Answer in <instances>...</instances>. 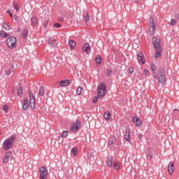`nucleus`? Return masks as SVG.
Here are the masks:
<instances>
[{
  "mask_svg": "<svg viewBox=\"0 0 179 179\" xmlns=\"http://www.w3.org/2000/svg\"><path fill=\"white\" fill-rule=\"evenodd\" d=\"M161 41L160 38L157 36H154L152 38V44L154 45V48L156 51L155 54V59H157V58H160L162 57V51L163 48H162V45H160Z\"/></svg>",
  "mask_w": 179,
  "mask_h": 179,
  "instance_id": "1",
  "label": "nucleus"
},
{
  "mask_svg": "<svg viewBox=\"0 0 179 179\" xmlns=\"http://www.w3.org/2000/svg\"><path fill=\"white\" fill-rule=\"evenodd\" d=\"M15 141H16V134H12L9 138H6L3 141L2 145L3 150H9V149H12Z\"/></svg>",
  "mask_w": 179,
  "mask_h": 179,
  "instance_id": "2",
  "label": "nucleus"
},
{
  "mask_svg": "<svg viewBox=\"0 0 179 179\" xmlns=\"http://www.w3.org/2000/svg\"><path fill=\"white\" fill-rule=\"evenodd\" d=\"M155 78L157 79L159 83L161 85H166V73L164 71V69L163 67H160L155 76Z\"/></svg>",
  "mask_w": 179,
  "mask_h": 179,
  "instance_id": "3",
  "label": "nucleus"
},
{
  "mask_svg": "<svg viewBox=\"0 0 179 179\" xmlns=\"http://www.w3.org/2000/svg\"><path fill=\"white\" fill-rule=\"evenodd\" d=\"M107 93V87L104 83H101L98 87L97 96L98 97H103Z\"/></svg>",
  "mask_w": 179,
  "mask_h": 179,
  "instance_id": "4",
  "label": "nucleus"
},
{
  "mask_svg": "<svg viewBox=\"0 0 179 179\" xmlns=\"http://www.w3.org/2000/svg\"><path fill=\"white\" fill-rule=\"evenodd\" d=\"M17 40L15 38V36H11L9 37L8 38H7L6 40V45L8 47V48H15V47H16V43H17Z\"/></svg>",
  "mask_w": 179,
  "mask_h": 179,
  "instance_id": "5",
  "label": "nucleus"
},
{
  "mask_svg": "<svg viewBox=\"0 0 179 179\" xmlns=\"http://www.w3.org/2000/svg\"><path fill=\"white\" fill-rule=\"evenodd\" d=\"M39 173L41 174L39 176L40 179H47V176H48V170L45 166H41L39 168Z\"/></svg>",
  "mask_w": 179,
  "mask_h": 179,
  "instance_id": "6",
  "label": "nucleus"
},
{
  "mask_svg": "<svg viewBox=\"0 0 179 179\" xmlns=\"http://www.w3.org/2000/svg\"><path fill=\"white\" fill-rule=\"evenodd\" d=\"M29 103H30L29 107L32 110H34V108H36V96H34V95L33 94L32 92H30V90H29Z\"/></svg>",
  "mask_w": 179,
  "mask_h": 179,
  "instance_id": "7",
  "label": "nucleus"
},
{
  "mask_svg": "<svg viewBox=\"0 0 179 179\" xmlns=\"http://www.w3.org/2000/svg\"><path fill=\"white\" fill-rule=\"evenodd\" d=\"M80 120H76V122L72 124L71 127V129L73 132H78V131H79V129H80Z\"/></svg>",
  "mask_w": 179,
  "mask_h": 179,
  "instance_id": "8",
  "label": "nucleus"
},
{
  "mask_svg": "<svg viewBox=\"0 0 179 179\" xmlns=\"http://www.w3.org/2000/svg\"><path fill=\"white\" fill-rule=\"evenodd\" d=\"M150 34H155V31H156V27L155 26V22L153 21V17H150Z\"/></svg>",
  "mask_w": 179,
  "mask_h": 179,
  "instance_id": "9",
  "label": "nucleus"
},
{
  "mask_svg": "<svg viewBox=\"0 0 179 179\" xmlns=\"http://www.w3.org/2000/svg\"><path fill=\"white\" fill-rule=\"evenodd\" d=\"M137 59L139 64H142V65L145 64V62H146V59H145V56L143 55V52H139L137 54Z\"/></svg>",
  "mask_w": 179,
  "mask_h": 179,
  "instance_id": "10",
  "label": "nucleus"
},
{
  "mask_svg": "<svg viewBox=\"0 0 179 179\" xmlns=\"http://www.w3.org/2000/svg\"><path fill=\"white\" fill-rule=\"evenodd\" d=\"M57 40L52 39V38H49L48 44V45H50L52 48H55L58 47V43H57Z\"/></svg>",
  "mask_w": 179,
  "mask_h": 179,
  "instance_id": "11",
  "label": "nucleus"
},
{
  "mask_svg": "<svg viewBox=\"0 0 179 179\" xmlns=\"http://www.w3.org/2000/svg\"><path fill=\"white\" fill-rule=\"evenodd\" d=\"M83 51H85L87 55L90 54V52H92L90 45H89V43H85L83 47Z\"/></svg>",
  "mask_w": 179,
  "mask_h": 179,
  "instance_id": "12",
  "label": "nucleus"
},
{
  "mask_svg": "<svg viewBox=\"0 0 179 179\" xmlns=\"http://www.w3.org/2000/svg\"><path fill=\"white\" fill-rule=\"evenodd\" d=\"M38 24V19L36 16H33L31 18V25L32 27H36Z\"/></svg>",
  "mask_w": 179,
  "mask_h": 179,
  "instance_id": "13",
  "label": "nucleus"
},
{
  "mask_svg": "<svg viewBox=\"0 0 179 179\" xmlns=\"http://www.w3.org/2000/svg\"><path fill=\"white\" fill-rule=\"evenodd\" d=\"M133 122L136 127H141V125H142V120L138 119L136 116L133 117Z\"/></svg>",
  "mask_w": 179,
  "mask_h": 179,
  "instance_id": "14",
  "label": "nucleus"
},
{
  "mask_svg": "<svg viewBox=\"0 0 179 179\" xmlns=\"http://www.w3.org/2000/svg\"><path fill=\"white\" fill-rule=\"evenodd\" d=\"M29 99L27 98H24V102L22 104V109L24 110V111H26L27 110L29 109Z\"/></svg>",
  "mask_w": 179,
  "mask_h": 179,
  "instance_id": "15",
  "label": "nucleus"
},
{
  "mask_svg": "<svg viewBox=\"0 0 179 179\" xmlns=\"http://www.w3.org/2000/svg\"><path fill=\"white\" fill-rule=\"evenodd\" d=\"M124 139L127 142H129L131 141V135L129 132V129H126V133L124 134Z\"/></svg>",
  "mask_w": 179,
  "mask_h": 179,
  "instance_id": "16",
  "label": "nucleus"
},
{
  "mask_svg": "<svg viewBox=\"0 0 179 179\" xmlns=\"http://www.w3.org/2000/svg\"><path fill=\"white\" fill-rule=\"evenodd\" d=\"M115 141H117V137L115 136H112L108 141V145H110V146H111V145H114V143H115Z\"/></svg>",
  "mask_w": 179,
  "mask_h": 179,
  "instance_id": "17",
  "label": "nucleus"
},
{
  "mask_svg": "<svg viewBox=\"0 0 179 179\" xmlns=\"http://www.w3.org/2000/svg\"><path fill=\"white\" fill-rule=\"evenodd\" d=\"M10 155H12V151L10 152H7L5 154V157L3 159V163H8V160H9V157H10Z\"/></svg>",
  "mask_w": 179,
  "mask_h": 179,
  "instance_id": "18",
  "label": "nucleus"
},
{
  "mask_svg": "<svg viewBox=\"0 0 179 179\" xmlns=\"http://www.w3.org/2000/svg\"><path fill=\"white\" fill-rule=\"evenodd\" d=\"M168 171L169 174H171L174 171V164L173 162H169L168 166Z\"/></svg>",
  "mask_w": 179,
  "mask_h": 179,
  "instance_id": "19",
  "label": "nucleus"
},
{
  "mask_svg": "<svg viewBox=\"0 0 179 179\" xmlns=\"http://www.w3.org/2000/svg\"><path fill=\"white\" fill-rule=\"evenodd\" d=\"M17 87H18L17 91V94L19 97H22V96H23V94L22 93V92L23 91V88L22 87V85L19 84Z\"/></svg>",
  "mask_w": 179,
  "mask_h": 179,
  "instance_id": "20",
  "label": "nucleus"
},
{
  "mask_svg": "<svg viewBox=\"0 0 179 179\" xmlns=\"http://www.w3.org/2000/svg\"><path fill=\"white\" fill-rule=\"evenodd\" d=\"M69 85H71V81L69 80H62L59 83V85L60 86H69Z\"/></svg>",
  "mask_w": 179,
  "mask_h": 179,
  "instance_id": "21",
  "label": "nucleus"
},
{
  "mask_svg": "<svg viewBox=\"0 0 179 179\" xmlns=\"http://www.w3.org/2000/svg\"><path fill=\"white\" fill-rule=\"evenodd\" d=\"M106 164L109 167H113V157H107Z\"/></svg>",
  "mask_w": 179,
  "mask_h": 179,
  "instance_id": "22",
  "label": "nucleus"
},
{
  "mask_svg": "<svg viewBox=\"0 0 179 179\" xmlns=\"http://www.w3.org/2000/svg\"><path fill=\"white\" fill-rule=\"evenodd\" d=\"M69 44L70 46V50H74L75 47H76V43L73 40H69Z\"/></svg>",
  "mask_w": 179,
  "mask_h": 179,
  "instance_id": "23",
  "label": "nucleus"
},
{
  "mask_svg": "<svg viewBox=\"0 0 179 179\" xmlns=\"http://www.w3.org/2000/svg\"><path fill=\"white\" fill-rule=\"evenodd\" d=\"M29 33V31L26 29H24L22 32V37L23 40H27V34Z\"/></svg>",
  "mask_w": 179,
  "mask_h": 179,
  "instance_id": "24",
  "label": "nucleus"
},
{
  "mask_svg": "<svg viewBox=\"0 0 179 179\" xmlns=\"http://www.w3.org/2000/svg\"><path fill=\"white\" fill-rule=\"evenodd\" d=\"M1 37H3L4 38H8V37L10 36V34L6 33L5 31L1 30L0 32Z\"/></svg>",
  "mask_w": 179,
  "mask_h": 179,
  "instance_id": "25",
  "label": "nucleus"
},
{
  "mask_svg": "<svg viewBox=\"0 0 179 179\" xmlns=\"http://www.w3.org/2000/svg\"><path fill=\"white\" fill-rule=\"evenodd\" d=\"M110 115H111V114L110 113V111H107L104 113L103 117H104L105 120L106 121H108V120H110Z\"/></svg>",
  "mask_w": 179,
  "mask_h": 179,
  "instance_id": "26",
  "label": "nucleus"
},
{
  "mask_svg": "<svg viewBox=\"0 0 179 179\" xmlns=\"http://www.w3.org/2000/svg\"><path fill=\"white\" fill-rule=\"evenodd\" d=\"M150 68H151L152 73L154 75H156V65H155L154 63H152L150 64Z\"/></svg>",
  "mask_w": 179,
  "mask_h": 179,
  "instance_id": "27",
  "label": "nucleus"
},
{
  "mask_svg": "<svg viewBox=\"0 0 179 179\" xmlns=\"http://www.w3.org/2000/svg\"><path fill=\"white\" fill-rule=\"evenodd\" d=\"M90 20V15L89 13H86L85 16H84V22H87Z\"/></svg>",
  "mask_w": 179,
  "mask_h": 179,
  "instance_id": "28",
  "label": "nucleus"
},
{
  "mask_svg": "<svg viewBox=\"0 0 179 179\" xmlns=\"http://www.w3.org/2000/svg\"><path fill=\"white\" fill-rule=\"evenodd\" d=\"M2 27L4 30H10V27L6 22H3Z\"/></svg>",
  "mask_w": 179,
  "mask_h": 179,
  "instance_id": "29",
  "label": "nucleus"
},
{
  "mask_svg": "<svg viewBox=\"0 0 179 179\" xmlns=\"http://www.w3.org/2000/svg\"><path fill=\"white\" fill-rule=\"evenodd\" d=\"M71 153H73V156H76V155H78V148L77 147H73L71 149Z\"/></svg>",
  "mask_w": 179,
  "mask_h": 179,
  "instance_id": "30",
  "label": "nucleus"
},
{
  "mask_svg": "<svg viewBox=\"0 0 179 179\" xmlns=\"http://www.w3.org/2000/svg\"><path fill=\"white\" fill-rule=\"evenodd\" d=\"M147 159H148V160H152V159H153V152L150 151L148 152L147 155Z\"/></svg>",
  "mask_w": 179,
  "mask_h": 179,
  "instance_id": "31",
  "label": "nucleus"
},
{
  "mask_svg": "<svg viewBox=\"0 0 179 179\" xmlns=\"http://www.w3.org/2000/svg\"><path fill=\"white\" fill-rule=\"evenodd\" d=\"M39 96H44V87H41L38 91Z\"/></svg>",
  "mask_w": 179,
  "mask_h": 179,
  "instance_id": "32",
  "label": "nucleus"
},
{
  "mask_svg": "<svg viewBox=\"0 0 179 179\" xmlns=\"http://www.w3.org/2000/svg\"><path fill=\"white\" fill-rule=\"evenodd\" d=\"M82 87L79 86L77 87V90H76V93L78 94V96H80V94H82Z\"/></svg>",
  "mask_w": 179,
  "mask_h": 179,
  "instance_id": "33",
  "label": "nucleus"
},
{
  "mask_svg": "<svg viewBox=\"0 0 179 179\" xmlns=\"http://www.w3.org/2000/svg\"><path fill=\"white\" fill-rule=\"evenodd\" d=\"M13 7L15 8L16 12H20V8H19V5H17V2H15L13 3Z\"/></svg>",
  "mask_w": 179,
  "mask_h": 179,
  "instance_id": "34",
  "label": "nucleus"
},
{
  "mask_svg": "<svg viewBox=\"0 0 179 179\" xmlns=\"http://www.w3.org/2000/svg\"><path fill=\"white\" fill-rule=\"evenodd\" d=\"M95 62L96 64H101V56L95 58Z\"/></svg>",
  "mask_w": 179,
  "mask_h": 179,
  "instance_id": "35",
  "label": "nucleus"
},
{
  "mask_svg": "<svg viewBox=\"0 0 179 179\" xmlns=\"http://www.w3.org/2000/svg\"><path fill=\"white\" fill-rule=\"evenodd\" d=\"M9 108V106L6 104H5L3 106V110L4 111V113H6V114H8V110Z\"/></svg>",
  "mask_w": 179,
  "mask_h": 179,
  "instance_id": "36",
  "label": "nucleus"
},
{
  "mask_svg": "<svg viewBox=\"0 0 179 179\" xmlns=\"http://www.w3.org/2000/svg\"><path fill=\"white\" fill-rule=\"evenodd\" d=\"M68 136V131H64L62 133L61 138H66Z\"/></svg>",
  "mask_w": 179,
  "mask_h": 179,
  "instance_id": "37",
  "label": "nucleus"
},
{
  "mask_svg": "<svg viewBox=\"0 0 179 179\" xmlns=\"http://www.w3.org/2000/svg\"><path fill=\"white\" fill-rule=\"evenodd\" d=\"M106 75L107 76H111V75H113V70L111 69L106 70Z\"/></svg>",
  "mask_w": 179,
  "mask_h": 179,
  "instance_id": "38",
  "label": "nucleus"
},
{
  "mask_svg": "<svg viewBox=\"0 0 179 179\" xmlns=\"http://www.w3.org/2000/svg\"><path fill=\"white\" fill-rule=\"evenodd\" d=\"M62 25H61V24L60 23H59V22H56V23H55V24H54V27H56V29H59V27H61Z\"/></svg>",
  "mask_w": 179,
  "mask_h": 179,
  "instance_id": "39",
  "label": "nucleus"
},
{
  "mask_svg": "<svg viewBox=\"0 0 179 179\" xmlns=\"http://www.w3.org/2000/svg\"><path fill=\"white\" fill-rule=\"evenodd\" d=\"M99 97H100V96H99V95L97 96L94 97V99L92 100V103H94V104H96V103H97V100H98Z\"/></svg>",
  "mask_w": 179,
  "mask_h": 179,
  "instance_id": "40",
  "label": "nucleus"
},
{
  "mask_svg": "<svg viewBox=\"0 0 179 179\" xmlns=\"http://www.w3.org/2000/svg\"><path fill=\"white\" fill-rule=\"evenodd\" d=\"M128 72H129V73H134V69H133V67H129L128 69Z\"/></svg>",
  "mask_w": 179,
  "mask_h": 179,
  "instance_id": "41",
  "label": "nucleus"
},
{
  "mask_svg": "<svg viewBox=\"0 0 179 179\" xmlns=\"http://www.w3.org/2000/svg\"><path fill=\"white\" fill-rule=\"evenodd\" d=\"M171 26H175L176 20L174 19L171 20Z\"/></svg>",
  "mask_w": 179,
  "mask_h": 179,
  "instance_id": "42",
  "label": "nucleus"
},
{
  "mask_svg": "<svg viewBox=\"0 0 179 179\" xmlns=\"http://www.w3.org/2000/svg\"><path fill=\"white\" fill-rule=\"evenodd\" d=\"M6 75H7L8 76L12 75V70H10V69L8 70V71H6Z\"/></svg>",
  "mask_w": 179,
  "mask_h": 179,
  "instance_id": "43",
  "label": "nucleus"
},
{
  "mask_svg": "<svg viewBox=\"0 0 179 179\" xmlns=\"http://www.w3.org/2000/svg\"><path fill=\"white\" fill-rule=\"evenodd\" d=\"M115 170H119L120 169V165L118 164H115L114 166Z\"/></svg>",
  "mask_w": 179,
  "mask_h": 179,
  "instance_id": "44",
  "label": "nucleus"
},
{
  "mask_svg": "<svg viewBox=\"0 0 179 179\" xmlns=\"http://www.w3.org/2000/svg\"><path fill=\"white\" fill-rule=\"evenodd\" d=\"M138 138L140 141H142V138H143V134H141V133L138 134Z\"/></svg>",
  "mask_w": 179,
  "mask_h": 179,
  "instance_id": "45",
  "label": "nucleus"
},
{
  "mask_svg": "<svg viewBox=\"0 0 179 179\" xmlns=\"http://www.w3.org/2000/svg\"><path fill=\"white\" fill-rule=\"evenodd\" d=\"M14 19L15 22H19V17H17V15H14Z\"/></svg>",
  "mask_w": 179,
  "mask_h": 179,
  "instance_id": "46",
  "label": "nucleus"
},
{
  "mask_svg": "<svg viewBox=\"0 0 179 179\" xmlns=\"http://www.w3.org/2000/svg\"><path fill=\"white\" fill-rule=\"evenodd\" d=\"M7 13H9V16H10V17H13V14L12 13H10V11L9 10H7Z\"/></svg>",
  "mask_w": 179,
  "mask_h": 179,
  "instance_id": "47",
  "label": "nucleus"
},
{
  "mask_svg": "<svg viewBox=\"0 0 179 179\" xmlns=\"http://www.w3.org/2000/svg\"><path fill=\"white\" fill-rule=\"evenodd\" d=\"M144 74H145V76L149 75V70H144Z\"/></svg>",
  "mask_w": 179,
  "mask_h": 179,
  "instance_id": "48",
  "label": "nucleus"
},
{
  "mask_svg": "<svg viewBox=\"0 0 179 179\" xmlns=\"http://www.w3.org/2000/svg\"><path fill=\"white\" fill-rule=\"evenodd\" d=\"M62 20H64V17H59V19H58L59 22H62Z\"/></svg>",
  "mask_w": 179,
  "mask_h": 179,
  "instance_id": "49",
  "label": "nucleus"
},
{
  "mask_svg": "<svg viewBox=\"0 0 179 179\" xmlns=\"http://www.w3.org/2000/svg\"><path fill=\"white\" fill-rule=\"evenodd\" d=\"M176 17L178 19V20H179V14H176Z\"/></svg>",
  "mask_w": 179,
  "mask_h": 179,
  "instance_id": "50",
  "label": "nucleus"
},
{
  "mask_svg": "<svg viewBox=\"0 0 179 179\" xmlns=\"http://www.w3.org/2000/svg\"><path fill=\"white\" fill-rule=\"evenodd\" d=\"M16 90V87H13V93H15V91Z\"/></svg>",
  "mask_w": 179,
  "mask_h": 179,
  "instance_id": "51",
  "label": "nucleus"
},
{
  "mask_svg": "<svg viewBox=\"0 0 179 179\" xmlns=\"http://www.w3.org/2000/svg\"><path fill=\"white\" fill-rule=\"evenodd\" d=\"M176 111H179V109H174L173 110V115L176 114Z\"/></svg>",
  "mask_w": 179,
  "mask_h": 179,
  "instance_id": "52",
  "label": "nucleus"
},
{
  "mask_svg": "<svg viewBox=\"0 0 179 179\" xmlns=\"http://www.w3.org/2000/svg\"><path fill=\"white\" fill-rule=\"evenodd\" d=\"M10 69L13 70V64L10 65Z\"/></svg>",
  "mask_w": 179,
  "mask_h": 179,
  "instance_id": "53",
  "label": "nucleus"
},
{
  "mask_svg": "<svg viewBox=\"0 0 179 179\" xmlns=\"http://www.w3.org/2000/svg\"><path fill=\"white\" fill-rule=\"evenodd\" d=\"M17 31L18 32L20 31V28H18Z\"/></svg>",
  "mask_w": 179,
  "mask_h": 179,
  "instance_id": "54",
  "label": "nucleus"
}]
</instances>
